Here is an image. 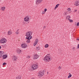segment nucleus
<instances>
[{"mask_svg": "<svg viewBox=\"0 0 79 79\" xmlns=\"http://www.w3.org/2000/svg\"><path fill=\"white\" fill-rule=\"evenodd\" d=\"M27 58H30V56H28Z\"/></svg>", "mask_w": 79, "mask_h": 79, "instance_id": "37", "label": "nucleus"}, {"mask_svg": "<svg viewBox=\"0 0 79 79\" xmlns=\"http://www.w3.org/2000/svg\"><path fill=\"white\" fill-rule=\"evenodd\" d=\"M37 68H38V66H37V64H32L31 68L33 69V70H35V69H37Z\"/></svg>", "mask_w": 79, "mask_h": 79, "instance_id": "3", "label": "nucleus"}, {"mask_svg": "<svg viewBox=\"0 0 79 79\" xmlns=\"http://www.w3.org/2000/svg\"><path fill=\"white\" fill-rule=\"evenodd\" d=\"M58 69H61V67L60 66L58 68Z\"/></svg>", "mask_w": 79, "mask_h": 79, "instance_id": "29", "label": "nucleus"}, {"mask_svg": "<svg viewBox=\"0 0 79 79\" xmlns=\"http://www.w3.org/2000/svg\"><path fill=\"white\" fill-rule=\"evenodd\" d=\"M48 47V44H46L45 46V48H47Z\"/></svg>", "mask_w": 79, "mask_h": 79, "instance_id": "25", "label": "nucleus"}, {"mask_svg": "<svg viewBox=\"0 0 79 79\" xmlns=\"http://www.w3.org/2000/svg\"><path fill=\"white\" fill-rule=\"evenodd\" d=\"M1 46H0V48H1Z\"/></svg>", "mask_w": 79, "mask_h": 79, "instance_id": "44", "label": "nucleus"}, {"mask_svg": "<svg viewBox=\"0 0 79 79\" xmlns=\"http://www.w3.org/2000/svg\"><path fill=\"white\" fill-rule=\"evenodd\" d=\"M1 10L2 11H4L5 10V7L3 6L1 8Z\"/></svg>", "mask_w": 79, "mask_h": 79, "instance_id": "17", "label": "nucleus"}, {"mask_svg": "<svg viewBox=\"0 0 79 79\" xmlns=\"http://www.w3.org/2000/svg\"><path fill=\"white\" fill-rule=\"evenodd\" d=\"M66 18H67V19L69 20V19H70V18H71V17L69 16V15H68L66 17Z\"/></svg>", "mask_w": 79, "mask_h": 79, "instance_id": "19", "label": "nucleus"}, {"mask_svg": "<svg viewBox=\"0 0 79 79\" xmlns=\"http://www.w3.org/2000/svg\"><path fill=\"white\" fill-rule=\"evenodd\" d=\"M60 5V4H57L56 6V7L58 8V6Z\"/></svg>", "mask_w": 79, "mask_h": 79, "instance_id": "26", "label": "nucleus"}, {"mask_svg": "<svg viewBox=\"0 0 79 79\" xmlns=\"http://www.w3.org/2000/svg\"><path fill=\"white\" fill-rule=\"evenodd\" d=\"M29 17L28 16H26L24 19V20L26 22H27V21H29Z\"/></svg>", "mask_w": 79, "mask_h": 79, "instance_id": "6", "label": "nucleus"}, {"mask_svg": "<svg viewBox=\"0 0 79 79\" xmlns=\"http://www.w3.org/2000/svg\"><path fill=\"white\" fill-rule=\"evenodd\" d=\"M44 75V72L43 71L42 72H40L38 75L40 77H42Z\"/></svg>", "mask_w": 79, "mask_h": 79, "instance_id": "5", "label": "nucleus"}, {"mask_svg": "<svg viewBox=\"0 0 79 79\" xmlns=\"http://www.w3.org/2000/svg\"><path fill=\"white\" fill-rule=\"evenodd\" d=\"M16 60H17V57H16L15 55L13 56L12 57V60H13L14 61H16Z\"/></svg>", "mask_w": 79, "mask_h": 79, "instance_id": "11", "label": "nucleus"}, {"mask_svg": "<svg viewBox=\"0 0 79 79\" xmlns=\"http://www.w3.org/2000/svg\"><path fill=\"white\" fill-rule=\"evenodd\" d=\"M38 42H39V40L36 39L35 40V42H34V44H33L34 46H35L37 44H38Z\"/></svg>", "mask_w": 79, "mask_h": 79, "instance_id": "10", "label": "nucleus"}, {"mask_svg": "<svg viewBox=\"0 0 79 79\" xmlns=\"http://www.w3.org/2000/svg\"><path fill=\"white\" fill-rule=\"evenodd\" d=\"M71 73H69V75L68 77V78H70V77H71L72 76V75H71V74H70Z\"/></svg>", "mask_w": 79, "mask_h": 79, "instance_id": "21", "label": "nucleus"}, {"mask_svg": "<svg viewBox=\"0 0 79 79\" xmlns=\"http://www.w3.org/2000/svg\"><path fill=\"white\" fill-rule=\"evenodd\" d=\"M32 79H35V78H32Z\"/></svg>", "mask_w": 79, "mask_h": 79, "instance_id": "42", "label": "nucleus"}, {"mask_svg": "<svg viewBox=\"0 0 79 79\" xmlns=\"http://www.w3.org/2000/svg\"><path fill=\"white\" fill-rule=\"evenodd\" d=\"M46 27V26H44V28L45 29V28Z\"/></svg>", "mask_w": 79, "mask_h": 79, "instance_id": "39", "label": "nucleus"}, {"mask_svg": "<svg viewBox=\"0 0 79 79\" xmlns=\"http://www.w3.org/2000/svg\"><path fill=\"white\" fill-rule=\"evenodd\" d=\"M11 34H12V32L10 30L9 31L7 32L8 35H10Z\"/></svg>", "mask_w": 79, "mask_h": 79, "instance_id": "16", "label": "nucleus"}, {"mask_svg": "<svg viewBox=\"0 0 79 79\" xmlns=\"http://www.w3.org/2000/svg\"><path fill=\"white\" fill-rule=\"evenodd\" d=\"M27 47V44H23L21 45L22 48H26Z\"/></svg>", "mask_w": 79, "mask_h": 79, "instance_id": "12", "label": "nucleus"}, {"mask_svg": "<svg viewBox=\"0 0 79 79\" xmlns=\"http://www.w3.org/2000/svg\"><path fill=\"white\" fill-rule=\"evenodd\" d=\"M79 26V22H78L77 25V26Z\"/></svg>", "mask_w": 79, "mask_h": 79, "instance_id": "30", "label": "nucleus"}, {"mask_svg": "<svg viewBox=\"0 0 79 79\" xmlns=\"http://www.w3.org/2000/svg\"><path fill=\"white\" fill-rule=\"evenodd\" d=\"M68 20L69 22H70L71 23H73V20L70 19H69Z\"/></svg>", "mask_w": 79, "mask_h": 79, "instance_id": "22", "label": "nucleus"}, {"mask_svg": "<svg viewBox=\"0 0 79 79\" xmlns=\"http://www.w3.org/2000/svg\"><path fill=\"white\" fill-rule=\"evenodd\" d=\"M7 57L8 56L6 54L2 56V59H4V60L6 59Z\"/></svg>", "mask_w": 79, "mask_h": 79, "instance_id": "13", "label": "nucleus"}, {"mask_svg": "<svg viewBox=\"0 0 79 79\" xmlns=\"http://www.w3.org/2000/svg\"><path fill=\"white\" fill-rule=\"evenodd\" d=\"M4 46H5V45H4Z\"/></svg>", "mask_w": 79, "mask_h": 79, "instance_id": "43", "label": "nucleus"}, {"mask_svg": "<svg viewBox=\"0 0 79 79\" xmlns=\"http://www.w3.org/2000/svg\"><path fill=\"white\" fill-rule=\"evenodd\" d=\"M39 55H37V54H36L34 55L33 57V59L34 60L37 59V58H39Z\"/></svg>", "mask_w": 79, "mask_h": 79, "instance_id": "8", "label": "nucleus"}, {"mask_svg": "<svg viewBox=\"0 0 79 79\" xmlns=\"http://www.w3.org/2000/svg\"><path fill=\"white\" fill-rule=\"evenodd\" d=\"M16 51H17V52L18 54H19V53H20L21 52V50H20V49H18Z\"/></svg>", "mask_w": 79, "mask_h": 79, "instance_id": "15", "label": "nucleus"}, {"mask_svg": "<svg viewBox=\"0 0 79 79\" xmlns=\"http://www.w3.org/2000/svg\"><path fill=\"white\" fill-rule=\"evenodd\" d=\"M32 35V32L31 31H28L26 33V36L27 37H26V39H31L32 37L31 36Z\"/></svg>", "mask_w": 79, "mask_h": 79, "instance_id": "1", "label": "nucleus"}, {"mask_svg": "<svg viewBox=\"0 0 79 79\" xmlns=\"http://www.w3.org/2000/svg\"><path fill=\"white\" fill-rule=\"evenodd\" d=\"M27 40L26 41V42L27 43H30L31 42V41H30V39H26Z\"/></svg>", "mask_w": 79, "mask_h": 79, "instance_id": "18", "label": "nucleus"}, {"mask_svg": "<svg viewBox=\"0 0 79 79\" xmlns=\"http://www.w3.org/2000/svg\"><path fill=\"white\" fill-rule=\"evenodd\" d=\"M19 31V29L17 30V31L15 32L16 34H19V31Z\"/></svg>", "mask_w": 79, "mask_h": 79, "instance_id": "24", "label": "nucleus"}, {"mask_svg": "<svg viewBox=\"0 0 79 79\" xmlns=\"http://www.w3.org/2000/svg\"><path fill=\"white\" fill-rule=\"evenodd\" d=\"M45 13V12L44 11H43L42 12V14H44Z\"/></svg>", "mask_w": 79, "mask_h": 79, "instance_id": "31", "label": "nucleus"}, {"mask_svg": "<svg viewBox=\"0 0 79 79\" xmlns=\"http://www.w3.org/2000/svg\"><path fill=\"white\" fill-rule=\"evenodd\" d=\"M47 9L46 8H45L44 9V11L45 12H46V11H47Z\"/></svg>", "mask_w": 79, "mask_h": 79, "instance_id": "33", "label": "nucleus"}, {"mask_svg": "<svg viewBox=\"0 0 79 79\" xmlns=\"http://www.w3.org/2000/svg\"><path fill=\"white\" fill-rule=\"evenodd\" d=\"M6 64L5 62L3 63L2 64V65H6Z\"/></svg>", "mask_w": 79, "mask_h": 79, "instance_id": "28", "label": "nucleus"}, {"mask_svg": "<svg viewBox=\"0 0 79 79\" xmlns=\"http://www.w3.org/2000/svg\"><path fill=\"white\" fill-rule=\"evenodd\" d=\"M56 8H57V7H56L55 6L54 9V10H56Z\"/></svg>", "mask_w": 79, "mask_h": 79, "instance_id": "35", "label": "nucleus"}, {"mask_svg": "<svg viewBox=\"0 0 79 79\" xmlns=\"http://www.w3.org/2000/svg\"><path fill=\"white\" fill-rule=\"evenodd\" d=\"M0 40L1 44H5L7 41L6 39L4 38Z\"/></svg>", "mask_w": 79, "mask_h": 79, "instance_id": "4", "label": "nucleus"}, {"mask_svg": "<svg viewBox=\"0 0 79 79\" xmlns=\"http://www.w3.org/2000/svg\"><path fill=\"white\" fill-rule=\"evenodd\" d=\"M76 11H77V10H75L74 11V13H76Z\"/></svg>", "mask_w": 79, "mask_h": 79, "instance_id": "34", "label": "nucleus"}, {"mask_svg": "<svg viewBox=\"0 0 79 79\" xmlns=\"http://www.w3.org/2000/svg\"><path fill=\"white\" fill-rule=\"evenodd\" d=\"M38 48H39V47H37L36 48V49L38 50Z\"/></svg>", "mask_w": 79, "mask_h": 79, "instance_id": "40", "label": "nucleus"}, {"mask_svg": "<svg viewBox=\"0 0 79 79\" xmlns=\"http://www.w3.org/2000/svg\"><path fill=\"white\" fill-rule=\"evenodd\" d=\"M43 0H37L36 1V5H39L40 3L41 2H42Z\"/></svg>", "mask_w": 79, "mask_h": 79, "instance_id": "7", "label": "nucleus"}, {"mask_svg": "<svg viewBox=\"0 0 79 79\" xmlns=\"http://www.w3.org/2000/svg\"><path fill=\"white\" fill-rule=\"evenodd\" d=\"M50 59L51 57L50 56H45L44 60L46 62H49L50 61Z\"/></svg>", "mask_w": 79, "mask_h": 79, "instance_id": "2", "label": "nucleus"}, {"mask_svg": "<svg viewBox=\"0 0 79 79\" xmlns=\"http://www.w3.org/2000/svg\"><path fill=\"white\" fill-rule=\"evenodd\" d=\"M72 50H73V51L75 50V47H73L72 48Z\"/></svg>", "mask_w": 79, "mask_h": 79, "instance_id": "32", "label": "nucleus"}, {"mask_svg": "<svg viewBox=\"0 0 79 79\" xmlns=\"http://www.w3.org/2000/svg\"><path fill=\"white\" fill-rule=\"evenodd\" d=\"M47 74H48V72H47Z\"/></svg>", "mask_w": 79, "mask_h": 79, "instance_id": "41", "label": "nucleus"}, {"mask_svg": "<svg viewBox=\"0 0 79 79\" xmlns=\"http://www.w3.org/2000/svg\"><path fill=\"white\" fill-rule=\"evenodd\" d=\"M67 12H65L64 13H63V15H64V16H66V15H67Z\"/></svg>", "mask_w": 79, "mask_h": 79, "instance_id": "23", "label": "nucleus"}, {"mask_svg": "<svg viewBox=\"0 0 79 79\" xmlns=\"http://www.w3.org/2000/svg\"><path fill=\"white\" fill-rule=\"evenodd\" d=\"M74 5L76 6H79V1H77L75 2L74 4Z\"/></svg>", "mask_w": 79, "mask_h": 79, "instance_id": "9", "label": "nucleus"}, {"mask_svg": "<svg viewBox=\"0 0 79 79\" xmlns=\"http://www.w3.org/2000/svg\"><path fill=\"white\" fill-rule=\"evenodd\" d=\"M21 77L20 76L18 75L16 77V79H21Z\"/></svg>", "mask_w": 79, "mask_h": 79, "instance_id": "20", "label": "nucleus"}, {"mask_svg": "<svg viewBox=\"0 0 79 79\" xmlns=\"http://www.w3.org/2000/svg\"><path fill=\"white\" fill-rule=\"evenodd\" d=\"M0 54L1 56L2 57V56H3V55H5V53L3 51H0Z\"/></svg>", "mask_w": 79, "mask_h": 79, "instance_id": "14", "label": "nucleus"}, {"mask_svg": "<svg viewBox=\"0 0 79 79\" xmlns=\"http://www.w3.org/2000/svg\"><path fill=\"white\" fill-rule=\"evenodd\" d=\"M77 48H79V44H78L77 45Z\"/></svg>", "mask_w": 79, "mask_h": 79, "instance_id": "36", "label": "nucleus"}, {"mask_svg": "<svg viewBox=\"0 0 79 79\" xmlns=\"http://www.w3.org/2000/svg\"><path fill=\"white\" fill-rule=\"evenodd\" d=\"M77 40H79V38H77Z\"/></svg>", "mask_w": 79, "mask_h": 79, "instance_id": "38", "label": "nucleus"}, {"mask_svg": "<svg viewBox=\"0 0 79 79\" xmlns=\"http://www.w3.org/2000/svg\"><path fill=\"white\" fill-rule=\"evenodd\" d=\"M67 11H71V9L70 8H68L67 9Z\"/></svg>", "mask_w": 79, "mask_h": 79, "instance_id": "27", "label": "nucleus"}]
</instances>
